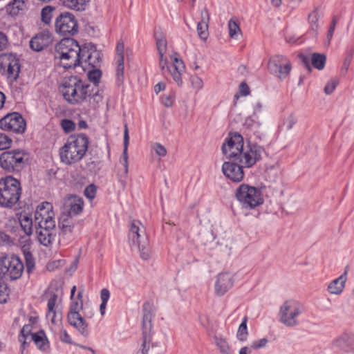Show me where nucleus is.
<instances>
[{"mask_svg": "<svg viewBox=\"0 0 354 354\" xmlns=\"http://www.w3.org/2000/svg\"><path fill=\"white\" fill-rule=\"evenodd\" d=\"M59 91L64 99L73 105L88 100L91 106L95 108L102 100L99 88L84 83L77 76L65 77L59 86Z\"/></svg>", "mask_w": 354, "mask_h": 354, "instance_id": "nucleus-1", "label": "nucleus"}, {"mask_svg": "<svg viewBox=\"0 0 354 354\" xmlns=\"http://www.w3.org/2000/svg\"><path fill=\"white\" fill-rule=\"evenodd\" d=\"M88 138L84 133L70 136L59 149L62 162L71 165L80 162L88 150Z\"/></svg>", "mask_w": 354, "mask_h": 354, "instance_id": "nucleus-2", "label": "nucleus"}, {"mask_svg": "<svg viewBox=\"0 0 354 354\" xmlns=\"http://www.w3.org/2000/svg\"><path fill=\"white\" fill-rule=\"evenodd\" d=\"M21 194L20 182L11 176L0 178V206L12 207Z\"/></svg>", "mask_w": 354, "mask_h": 354, "instance_id": "nucleus-3", "label": "nucleus"}, {"mask_svg": "<svg viewBox=\"0 0 354 354\" xmlns=\"http://www.w3.org/2000/svg\"><path fill=\"white\" fill-rule=\"evenodd\" d=\"M28 154L21 149L6 151L0 155V166L7 172H20L27 165Z\"/></svg>", "mask_w": 354, "mask_h": 354, "instance_id": "nucleus-4", "label": "nucleus"}, {"mask_svg": "<svg viewBox=\"0 0 354 354\" xmlns=\"http://www.w3.org/2000/svg\"><path fill=\"white\" fill-rule=\"evenodd\" d=\"M235 196L242 207L245 209H254L263 203L261 189L248 184L239 185L236 190Z\"/></svg>", "mask_w": 354, "mask_h": 354, "instance_id": "nucleus-5", "label": "nucleus"}, {"mask_svg": "<svg viewBox=\"0 0 354 354\" xmlns=\"http://www.w3.org/2000/svg\"><path fill=\"white\" fill-rule=\"evenodd\" d=\"M129 239L137 243L140 257L143 260H147L150 258L151 248L149 239L139 221L133 220L131 221L129 232Z\"/></svg>", "mask_w": 354, "mask_h": 354, "instance_id": "nucleus-6", "label": "nucleus"}, {"mask_svg": "<svg viewBox=\"0 0 354 354\" xmlns=\"http://www.w3.org/2000/svg\"><path fill=\"white\" fill-rule=\"evenodd\" d=\"M24 270L21 259L16 255L2 253L0 255V272L11 281L19 279Z\"/></svg>", "mask_w": 354, "mask_h": 354, "instance_id": "nucleus-7", "label": "nucleus"}, {"mask_svg": "<svg viewBox=\"0 0 354 354\" xmlns=\"http://www.w3.org/2000/svg\"><path fill=\"white\" fill-rule=\"evenodd\" d=\"M142 342L140 349L137 354H148L150 344L152 339V306L149 302H145L142 306Z\"/></svg>", "mask_w": 354, "mask_h": 354, "instance_id": "nucleus-8", "label": "nucleus"}, {"mask_svg": "<svg viewBox=\"0 0 354 354\" xmlns=\"http://www.w3.org/2000/svg\"><path fill=\"white\" fill-rule=\"evenodd\" d=\"M303 312L302 305L295 300L286 301L279 310L280 321L287 326H297V317Z\"/></svg>", "mask_w": 354, "mask_h": 354, "instance_id": "nucleus-9", "label": "nucleus"}, {"mask_svg": "<svg viewBox=\"0 0 354 354\" xmlns=\"http://www.w3.org/2000/svg\"><path fill=\"white\" fill-rule=\"evenodd\" d=\"M243 147V138L237 133H230L226 142L223 144L222 151L227 158L239 162L240 154Z\"/></svg>", "mask_w": 354, "mask_h": 354, "instance_id": "nucleus-10", "label": "nucleus"}, {"mask_svg": "<svg viewBox=\"0 0 354 354\" xmlns=\"http://www.w3.org/2000/svg\"><path fill=\"white\" fill-rule=\"evenodd\" d=\"M55 30L63 36H73L78 32L77 21L72 13H61L55 20Z\"/></svg>", "mask_w": 354, "mask_h": 354, "instance_id": "nucleus-11", "label": "nucleus"}, {"mask_svg": "<svg viewBox=\"0 0 354 354\" xmlns=\"http://www.w3.org/2000/svg\"><path fill=\"white\" fill-rule=\"evenodd\" d=\"M0 129L22 134L26 129V122L19 113H9L0 119Z\"/></svg>", "mask_w": 354, "mask_h": 354, "instance_id": "nucleus-12", "label": "nucleus"}, {"mask_svg": "<svg viewBox=\"0 0 354 354\" xmlns=\"http://www.w3.org/2000/svg\"><path fill=\"white\" fill-rule=\"evenodd\" d=\"M82 301L80 303L77 301H73L69 307L67 319L70 325L75 327L81 335L86 337L88 335V324L79 313V310L82 309Z\"/></svg>", "mask_w": 354, "mask_h": 354, "instance_id": "nucleus-13", "label": "nucleus"}, {"mask_svg": "<svg viewBox=\"0 0 354 354\" xmlns=\"http://www.w3.org/2000/svg\"><path fill=\"white\" fill-rule=\"evenodd\" d=\"M263 151L264 149L263 147L248 142L245 147H243L238 162L243 165L245 167L250 168L261 160V154Z\"/></svg>", "mask_w": 354, "mask_h": 354, "instance_id": "nucleus-14", "label": "nucleus"}, {"mask_svg": "<svg viewBox=\"0 0 354 354\" xmlns=\"http://www.w3.org/2000/svg\"><path fill=\"white\" fill-rule=\"evenodd\" d=\"M268 68L272 74L283 80L289 75L292 65L286 56L276 55L269 59Z\"/></svg>", "mask_w": 354, "mask_h": 354, "instance_id": "nucleus-15", "label": "nucleus"}, {"mask_svg": "<svg viewBox=\"0 0 354 354\" xmlns=\"http://www.w3.org/2000/svg\"><path fill=\"white\" fill-rule=\"evenodd\" d=\"M0 70H3L8 77L17 80L20 72V63L16 55L5 53L0 55Z\"/></svg>", "mask_w": 354, "mask_h": 354, "instance_id": "nucleus-16", "label": "nucleus"}, {"mask_svg": "<svg viewBox=\"0 0 354 354\" xmlns=\"http://www.w3.org/2000/svg\"><path fill=\"white\" fill-rule=\"evenodd\" d=\"M35 225L37 237L39 243L46 247L51 245L55 236V224L48 221L46 224Z\"/></svg>", "mask_w": 354, "mask_h": 354, "instance_id": "nucleus-17", "label": "nucleus"}, {"mask_svg": "<svg viewBox=\"0 0 354 354\" xmlns=\"http://www.w3.org/2000/svg\"><path fill=\"white\" fill-rule=\"evenodd\" d=\"M55 214L53 211V205L48 202H43L39 205L35 212V225H44L48 221L55 224Z\"/></svg>", "mask_w": 354, "mask_h": 354, "instance_id": "nucleus-18", "label": "nucleus"}, {"mask_svg": "<svg viewBox=\"0 0 354 354\" xmlns=\"http://www.w3.org/2000/svg\"><path fill=\"white\" fill-rule=\"evenodd\" d=\"M238 162H225L222 166V171L226 178L234 183L241 182L244 177L243 165Z\"/></svg>", "mask_w": 354, "mask_h": 354, "instance_id": "nucleus-19", "label": "nucleus"}, {"mask_svg": "<svg viewBox=\"0 0 354 354\" xmlns=\"http://www.w3.org/2000/svg\"><path fill=\"white\" fill-rule=\"evenodd\" d=\"M234 279L229 272L219 273L215 281V293L219 296H223L234 285Z\"/></svg>", "mask_w": 354, "mask_h": 354, "instance_id": "nucleus-20", "label": "nucleus"}, {"mask_svg": "<svg viewBox=\"0 0 354 354\" xmlns=\"http://www.w3.org/2000/svg\"><path fill=\"white\" fill-rule=\"evenodd\" d=\"M53 41L52 35L48 31H43L30 41V47L32 50L39 52L48 47Z\"/></svg>", "mask_w": 354, "mask_h": 354, "instance_id": "nucleus-21", "label": "nucleus"}, {"mask_svg": "<svg viewBox=\"0 0 354 354\" xmlns=\"http://www.w3.org/2000/svg\"><path fill=\"white\" fill-rule=\"evenodd\" d=\"M79 54H75V51H72V54L64 52L55 51V58L59 59L60 64L66 69L75 68L79 66Z\"/></svg>", "mask_w": 354, "mask_h": 354, "instance_id": "nucleus-22", "label": "nucleus"}, {"mask_svg": "<svg viewBox=\"0 0 354 354\" xmlns=\"http://www.w3.org/2000/svg\"><path fill=\"white\" fill-rule=\"evenodd\" d=\"M64 52L72 54V51H75V54L80 53V45L74 39L66 37L62 39L55 47V51Z\"/></svg>", "mask_w": 354, "mask_h": 354, "instance_id": "nucleus-23", "label": "nucleus"}, {"mask_svg": "<svg viewBox=\"0 0 354 354\" xmlns=\"http://www.w3.org/2000/svg\"><path fill=\"white\" fill-rule=\"evenodd\" d=\"M348 270V266H346L344 273L329 283L328 290L330 294L340 295L342 292L345 287Z\"/></svg>", "mask_w": 354, "mask_h": 354, "instance_id": "nucleus-24", "label": "nucleus"}, {"mask_svg": "<svg viewBox=\"0 0 354 354\" xmlns=\"http://www.w3.org/2000/svg\"><path fill=\"white\" fill-rule=\"evenodd\" d=\"M209 19L208 10L206 8H203L201 12V21L197 24L198 35L203 40H206L209 35L208 24Z\"/></svg>", "mask_w": 354, "mask_h": 354, "instance_id": "nucleus-25", "label": "nucleus"}, {"mask_svg": "<svg viewBox=\"0 0 354 354\" xmlns=\"http://www.w3.org/2000/svg\"><path fill=\"white\" fill-rule=\"evenodd\" d=\"M66 205L68 207V212L66 215H78L83 211L84 201L82 198L77 196H70L66 202Z\"/></svg>", "mask_w": 354, "mask_h": 354, "instance_id": "nucleus-26", "label": "nucleus"}, {"mask_svg": "<svg viewBox=\"0 0 354 354\" xmlns=\"http://www.w3.org/2000/svg\"><path fill=\"white\" fill-rule=\"evenodd\" d=\"M31 339L39 350L47 352L50 349V342L44 330L32 333Z\"/></svg>", "mask_w": 354, "mask_h": 354, "instance_id": "nucleus-27", "label": "nucleus"}, {"mask_svg": "<svg viewBox=\"0 0 354 354\" xmlns=\"http://www.w3.org/2000/svg\"><path fill=\"white\" fill-rule=\"evenodd\" d=\"M333 345L346 352L354 350V337L344 333L333 341Z\"/></svg>", "mask_w": 354, "mask_h": 354, "instance_id": "nucleus-28", "label": "nucleus"}, {"mask_svg": "<svg viewBox=\"0 0 354 354\" xmlns=\"http://www.w3.org/2000/svg\"><path fill=\"white\" fill-rule=\"evenodd\" d=\"M58 227L60 230V236L64 237L68 234H71L74 227L72 217L69 215L62 214L59 218Z\"/></svg>", "mask_w": 354, "mask_h": 354, "instance_id": "nucleus-29", "label": "nucleus"}, {"mask_svg": "<svg viewBox=\"0 0 354 354\" xmlns=\"http://www.w3.org/2000/svg\"><path fill=\"white\" fill-rule=\"evenodd\" d=\"M28 0H12L6 7L7 13L12 17L18 15L27 8Z\"/></svg>", "mask_w": 354, "mask_h": 354, "instance_id": "nucleus-30", "label": "nucleus"}, {"mask_svg": "<svg viewBox=\"0 0 354 354\" xmlns=\"http://www.w3.org/2000/svg\"><path fill=\"white\" fill-rule=\"evenodd\" d=\"M57 297L55 293H53L48 299L47 304L48 315L52 314L51 323L53 324H56L58 322H61L62 319V313H57L55 310Z\"/></svg>", "mask_w": 354, "mask_h": 354, "instance_id": "nucleus-31", "label": "nucleus"}, {"mask_svg": "<svg viewBox=\"0 0 354 354\" xmlns=\"http://www.w3.org/2000/svg\"><path fill=\"white\" fill-rule=\"evenodd\" d=\"M89 46H91L90 53L87 55L84 62L92 68H97L102 62V53L96 50L94 45L89 44Z\"/></svg>", "mask_w": 354, "mask_h": 354, "instance_id": "nucleus-32", "label": "nucleus"}, {"mask_svg": "<svg viewBox=\"0 0 354 354\" xmlns=\"http://www.w3.org/2000/svg\"><path fill=\"white\" fill-rule=\"evenodd\" d=\"M89 1L90 0H59L62 6L76 11L85 10Z\"/></svg>", "mask_w": 354, "mask_h": 354, "instance_id": "nucleus-33", "label": "nucleus"}, {"mask_svg": "<svg viewBox=\"0 0 354 354\" xmlns=\"http://www.w3.org/2000/svg\"><path fill=\"white\" fill-rule=\"evenodd\" d=\"M129 130L127 124H124V142H123V155H122V159H123V165H124V175L126 178L127 176V174L129 172V167H128V154H127V150H128V146H129Z\"/></svg>", "mask_w": 354, "mask_h": 354, "instance_id": "nucleus-34", "label": "nucleus"}, {"mask_svg": "<svg viewBox=\"0 0 354 354\" xmlns=\"http://www.w3.org/2000/svg\"><path fill=\"white\" fill-rule=\"evenodd\" d=\"M310 62L313 67L322 70L326 64V56L323 53H314L311 55Z\"/></svg>", "mask_w": 354, "mask_h": 354, "instance_id": "nucleus-35", "label": "nucleus"}, {"mask_svg": "<svg viewBox=\"0 0 354 354\" xmlns=\"http://www.w3.org/2000/svg\"><path fill=\"white\" fill-rule=\"evenodd\" d=\"M155 39L156 41V47L158 51L159 55H164L167 50V39L162 32L154 35Z\"/></svg>", "mask_w": 354, "mask_h": 354, "instance_id": "nucleus-36", "label": "nucleus"}, {"mask_svg": "<svg viewBox=\"0 0 354 354\" xmlns=\"http://www.w3.org/2000/svg\"><path fill=\"white\" fill-rule=\"evenodd\" d=\"M319 18V14L317 8L313 10L308 15V22L310 24V30L313 31L315 33H317V32L319 29V24H318Z\"/></svg>", "mask_w": 354, "mask_h": 354, "instance_id": "nucleus-37", "label": "nucleus"}, {"mask_svg": "<svg viewBox=\"0 0 354 354\" xmlns=\"http://www.w3.org/2000/svg\"><path fill=\"white\" fill-rule=\"evenodd\" d=\"M116 63V82L118 85H120L123 83L124 81V58L120 57V59H117Z\"/></svg>", "mask_w": 354, "mask_h": 354, "instance_id": "nucleus-38", "label": "nucleus"}, {"mask_svg": "<svg viewBox=\"0 0 354 354\" xmlns=\"http://www.w3.org/2000/svg\"><path fill=\"white\" fill-rule=\"evenodd\" d=\"M214 340L221 354H232L230 347L225 339L215 336Z\"/></svg>", "mask_w": 354, "mask_h": 354, "instance_id": "nucleus-39", "label": "nucleus"}, {"mask_svg": "<svg viewBox=\"0 0 354 354\" xmlns=\"http://www.w3.org/2000/svg\"><path fill=\"white\" fill-rule=\"evenodd\" d=\"M55 10V8L52 6H46L43 8L41 12V21L44 24H48L51 21Z\"/></svg>", "mask_w": 354, "mask_h": 354, "instance_id": "nucleus-40", "label": "nucleus"}, {"mask_svg": "<svg viewBox=\"0 0 354 354\" xmlns=\"http://www.w3.org/2000/svg\"><path fill=\"white\" fill-rule=\"evenodd\" d=\"M26 272L30 274L35 269V259L30 251H24Z\"/></svg>", "mask_w": 354, "mask_h": 354, "instance_id": "nucleus-41", "label": "nucleus"}, {"mask_svg": "<svg viewBox=\"0 0 354 354\" xmlns=\"http://www.w3.org/2000/svg\"><path fill=\"white\" fill-rule=\"evenodd\" d=\"M21 227L27 235H30L32 233V220L31 218L24 216L20 220Z\"/></svg>", "mask_w": 354, "mask_h": 354, "instance_id": "nucleus-42", "label": "nucleus"}, {"mask_svg": "<svg viewBox=\"0 0 354 354\" xmlns=\"http://www.w3.org/2000/svg\"><path fill=\"white\" fill-rule=\"evenodd\" d=\"M247 317H244L243 320L242 321L241 324H240L238 331H237V338L240 341H245L247 339L248 335V328H247Z\"/></svg>", "mask_w": 354, "mask_h": 354, "instance_id": "nucleus-43", "label": "nucleus"}, {"mask_svg": "<svg viewBox=\"0 0 354 354\" xmlns=\"http://www.w3.org/2000/svg\"><path fill=\"white\" fill-rule=\"evenodd\" d=\"M102 76V71L96 68H93V70L88 73V80L93 82L92 86H96L98 88V84Z\"/></svg>", "mask_w": 354, "mask_h": 354, "instance_id": "nucleus-44", "label": "nucleus"}, {"mask_svg": "<svg viewBox=\"0 0 354 354\" xmlns=\"http://www.w3.org/2000/svg\"><path fill=\"white\" fill-rule=\"evenodd\" d=\"M9 295L7 284L0 278V304L6 302Z\"/></svg>", "mask_w": 354, "mask_h": 354, "instance_id": "nucleus-45", "label": "nucleus"}, {"mask_svg": "<svg viewBox=\"0 0 354 354\" xmlns=\"http://www.w3.org/2000/svg\"><path fill=\"white\" fill-rule=\"evenodd\" d=\"M228 29H229V35L231 38H236V35L238 33H241V30L239 24L233 21V19H230L228 21Z\"/></svg>", "mask_w": 354, "mask_h": 354, "instance_id": "nucleus-46", "label": "nucleus"}, {"mask_svg": "<svg viewBox=\"0 0 354 354\" xmlns=\"http://www.w3.org/2000/svg\"><path fill=\"white\" fill-rule=\"evenodd\" d=\"M12 139L3 133H0V150L7 149L12 145Z\"/></svg>", "mask_w": 354, "mask_h": 354, "instance_id": "nucleus-47", "label": "nucleus"}, {"mask_svg": "<svg viewBox=\"0 0 354 354\" xmlns=\"http://www.w3.org/2000/svg\"><path fill=\"white\" fill-rule=\"evenodd\" d=\"M91 50V46L88 44H85L83 46H80V53H78V55L80 57L79 59V66L82 63V62H84V59L87 58V55L90 53Z\"/></svg>", "mask_w": 354, "mask_h": 354, "instance_id": "nucleus-48", "label": "nucleus"}, {"mask_svg": "<svg viewBox=\"0 0 354 354\" xmlns=\"http://www.w3.org/2000/svg\"><path fill=\"white\" fill-rule=\"evenodd\" d=\"M61 127L66 133H68L75 130V124L71 120L64 119L61 121Z\"/></svg>", "mask_w": 354, "mask_h": 354, "instance_id": "nucleus-49", "label": "nucleus"}, {"mask_svg": "<svg viewBox=\"0 0 354 354\" xmlns=\"http://www.w3.org/2000/svg\"><path fill=\"white\" fill-rule=\"evenodd\" d=\"M338 84H339L338 79H337V78L330 79L324 87L325 93L327 95L331 94L334 91V90L335 89V88L338 85Z\"/></svg>", "mask_w": 354, "mask_h": 354, "instance_id": "nucleus-50", "label": "nucleus"}, {"mask_svg": "<svg viewBox=\"0 0 354 354\" xmlns=\"http://www.w3.org/2000/svg\"><path fill=\"white\" fill-rule=\"evenodd\" d=\"M96 192V186L94 184H91L85 188L84 194L87 198L91 201L95 197Z\"/></svg>", "mask_w": 354, "mask_h": 354, "instance_id": "nucleus-51", "label": "nucleus"}, {"mask_svg": "<svg viewBox=\"0 0 354 354\" xmlns=\"http://www.w3.org/2000/svg\"><path fill=\"white\" fill-rule=\"evenodd\" d=\"M260 126L261 124L259 122L254 121L252 117L247 118L243 123V127L250 130H254L255 129L260 127Z\"/></svg>", "mask_w": 354, "mask_h": 354, "instance_id": "nucleus-52", "label": "nucleus"}, {"mask_svg": "<svg viewBox=\"0 0 354 354\" xmlns=\"http://www.w3.org/2000/svg\"><path fill=\"white\" fill-rule=\"evenodd\" d=\"M167 71L171 73V75L173 77L174 80L176 82L178 86H181L183 84L181 75L184 71H172L169 67H167Z\"/></svg>", "mask_w": 354, "mask_h": 354, "instance_id": "nucleus-53", "label": "nucleus"}, {"mask_svg": "<svg viewBox=\"0 0 354 354\" xmlns=\"http://www.w3.org/2000/svg\"><path fill=\"white\" fill-rule=\"evenodd\" d=\"M172 71H185V64L182 59L175 57L173 64L169 67Z\"/></svg>", "mask_w": 354, "mask_h": 354, "instance_id": "nucleus-54", "label": "nucleus"}, {"mask_svg": "<svg viewBox=\"0 0 354 354\" xmlns=\"http://www.w3.org/2000/svg\"><path fill=\"white\" fill-rule=\"evenodd\" d=\"M156 153L161 157H164L167 155V149L165 147L160 143H155L153 147Z\"/></svg>", "mask_w": 354, "mask_h": 354, "instance_id": "nucleus-55", "label": "nucleus"}, {"mask_svg": "<svg viewBox=\"0 0 354 354\" xmlns=\"http://www.w3.org/2000/svg\"><path fill=\"white\" fill-rule=\"evenodd\" d=\"M336 23H337V17H334L333 18V20L331 21V24L330 26V28H329V29L328 30V33H327V40H328V44H330V40L333 38V33H334V31H335Z\"/></svg>", "mask_w": 354, "mask_h": 354, "instance_id": "nucleus-56", "label": "nucleus"}, {"mask_svg": "<svg viewBox=\"0 0 354 354\" xmlns=\"http://www.w3.org/2000/svg\"><path fill=\"white\" fill-rule=\"evenodd\" d=\"M32 325L30 324H25L23 328L20 330V333L19 335V337H28V336L30 335L32 336L31 330H32Z\"/></svg>", "mask_w": 354, "mask_h": 354, "instance_id": "nucleus-57", "label": "nucleus"}, {"mask_svg": "<svg viewBox=\"0 0 354 354\" xmlns=\"http://www.w3.org/2000/svg\"><path fill=\"white\" fill-rule=\"evenodd\" d=\"M353 53H354V50H352L345 57L344 60V62H343V65H342V70H344L345 72H347L348 68H349V66H350V64L351 62V60H352V58H353Z\"/></svg>", "mask_w": 354, "mask_h": 354, "instance_id": "nucleus-58", "label": "nucleus"}, {"mask_svg": "<svg viewBox=\"0 0 354 354\" xmlns=\"http://www.w3.org/2000/svg\"><path fill=\"white\" fill-rule=\"evenodd\" d=\"M161 100L165 106L170 107L174 103V96L172 94L163 95L161 98Z\"/></svg>", "mask_w": 354, "mask_h": 354, "instance_id": "nucleus-59", "label": "nucleus"}, {"mask_svg": "<svg viewBox=\"0 0 354 354\" xmlns=\"http://www.w3.org/2000/svg\"><path fill=\"white\" fill-rule=\"evenodd\" d=\"M268 342V339L262 338V339H261L259 340H257V341H255V342H252V344L251 345V348L254 349V350L263 348V347L266 346V345L267 344Z\"/></svg>", "mask_w": 354, "mask_h": 354, "instance_id": "nucleus-60", "label": "nucleus"}, {"mask_svg": "<svg viewBox=\"0 0 354 354\" xmlns=\"http://www.w3.org/2000/svg\"><path fill=\"white\" fill-rule=\"evenodd\" d=\"M299 57L301 59V63L304 64V67L307 69L308 73L312 71L311 66L310 65V59L308 56L304 54H299Z\"/></svg>", "mask_w": 354, "mask_h": 354, "instance_id": "nucleus-61", "label": "nucleus"}, {"mask_svg": "<svg viewBox=\"0 0 354 354\" xmlns=\"http://www.w3.org/2000/svg\"><path fill=\"white\" fill-rule=\"evenodd\" d=\"M190 80H191L192 86L194 88H197V89H200L203 87V81L198 76H192L190 77Z\"/></svg>", "mask_w": 354, "mask_h": 354, "instance_id": "nucleus-62", "label": "nucleus"}, {"mask_svg": "<svg viewBox=\"0 0 354 354\" xmlns=\"http://www.w3.org/2000/svg\"><path fill=\"white\" fill-rule=\"evenodd\" d=\"M60 340L64 343L68 344H73V342L72 341L71 337L68 334L67 331L66 330H61V335H60Z\"/></svg>", "mask_w": 354, "mask_h": 354, "instance_id": "nucleus-63", "label": "nucleus"}, {"mask_svg": "<svg viewBox=\"0 0 354 354\" xmlns=\"http://www.w3.org/2000/svg\"><path fill=\"white\" fill-rule=\"evenodd\" d=\"M296 122L297 119L295 118V117L293 115H290L285 121L287 129H292L294 125L296 124Z\"/></svg>", "mask_w": 354, "mask_h": 354, "instance_id": "nucleus-64", "label": "nucleus"}]
</instances>
